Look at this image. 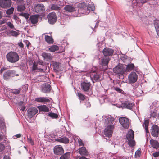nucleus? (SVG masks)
Here are the masks:
<instances>
[{"label": "nucleus", "instance_id": "nucleus-22", "mask_svg": "<svg viewBox=\"0 0 159 159\" xmlns=\"http://www.w3.org/2000/svg\"><path fill=\"white\" fill-rule=\"evenodd\" d=\"M35 12H40L41 11H43L45 10L44 6L42 4H38L35 8Z\"/></svg>", "mask_w": 159, "mask_h": 159}, {"label": "nucleus", "instance_id": "nucleus-16", "mask_svg": "<svg viewBox=\"0 0 159 159\" xmlns=\"http://www.w3.org/2000/svg\"><path fill=\"white\" fill-rule=\"evenodd\" d=\"M38 112L36 108L35 107L30 108L27 110L28 116L29 118H32Z\"/></svg>", "mask_w": 159, "mask_h": 159}, {"label": "nucleus", "instance_id": "nucleus-20", "mask_svg": "<svg viewBox=\"0 0 159 159\" xmlns=\"http://www.w3.org/2000/svg\"><path fill=\"white\" fill-rule=\"evenodd\" d=\"M41 56L43 59L47 61H50L52 58V56L49 53L43 52L42 53Z\"/></svg>", "mask_w": 159, "mask_h": 159}, {"label": "nucleus", "instance_id": "nucleus-24", "mask_svg": "<svg viewBox=\"0 0 159 159\" xmlns=\"http://www.w3.org/2000/svg\"><path fill=\"white\" fill-rule=\"evenodd\" d=\"M64 10L69 12H72L75 11V9L72 5H66L64 7Z\"/></svg>", "mask_w": 159, "mask_h": 159}, {"label": "nucleus", "instance_id": "nucleus-32", "mask_svg": "<svg viewBox=\"0 0 159 159\" xmlns=\"http://www.w3.org/2000/svg\"><path fill=\"white\" fill-rule=\"evenodd\" d=\"M70 152H67L61 156L60 159H69L70 157Z\"/></svg>", "mask_w": 159, "mask_h": 159}, {"label": "nucleus", "instance_id": "nucleus-37", "mask_svg": "<svg viewBox=\"0 0 159 159\" xmlns=\"http://www.w3.org/2000/svg\"><path fill=\"white\" fill-rule=\"evenodd\" d=\"M49 50L52 52H54L58 50L59 47L58 46L56 45H53L51 46L49 48Z\"/></svg>", "mask_w": 159, "mask_h": 159}, {"label": "nucleus", "instance_id": "nucleus-21", "mask_svg": "<svg viewBox=\"0 0 159 159\" xmlns=\"http://www.w3.org/2000/svg\"><path fill=\"white\" fill-rule=\"evenodd\" d=\"M35 101L38 102H42L43 103L49 102L50 100L49 99L46 98L45 97H39L35 99Z\"/></svg>", "mask_w": 159, "mask_h": 159}, {"label": "nucleus", "instance_id": "nucleus-14", "mask_svg": "<svg viewBox=\"0 0 159 159\" xmlns=\"http://www.w3.org/2000/svg\"><path fill=\"white\" fill-rule=\"evenodd\" d=\"M11 0H0V6L3 8L10 7L11 5Z\"/></svg>", "mask_w": 159, "mask_h": 159}, {"label": "nucleus", "instance_id": "nucleus-31", "mask_svg": "<svg viewBox=\"0 0 159 159\" xmlns=\"http://www.w3.org/2000/svg\"><path fill=\"white\" fill-rule=\"evenodd\" d=\"M151 109H156V110H158L159 109V105L157 106V102L154 101L152 104L150 106V107Z\"/></svg>", "mask_w": 159, "mask_h": 159}, {"label": "nucleus", "instance_id": "nucleus-45", "mask_svg": "<svg viewBox=\"0 0 159 159\" xmlns=\"http://www.w3.org/2000/svg\"><path fill=\"white\" fill-rule=\"evenodd\" d=\"M52 65L54 69L57 70L59 66V64L58 63L54 62L52 63Z\"/></svg>", "mask_w": 159, "mask_h": 159}, {"label": "nucleus", "instance_id": "nucleus-64", "mask_svg": "<svg viewBox=\"0 0 159 159\" xmlns=\"http://www.w3.org/2000/svg\"><path fill=\"white\" fill-rule=\"evenodd\" d=\"M35 158V155H32L31 156L29 157V159H34Z\"/></svg>", "mask_w": 159, "mask_h": 159}, {"label": "nucleus", "instance_id": "nucleus-30", "mask_svg": "<svg viewBox=\"0 0 159 159\" xmlns=\"http://www.w3.org/2000/svg\"><path fill=\"white\" fill-rule=\"evenodd\" d=\"M154 24L157 34L159 36V20H155Z\"/></svg>", "mask_w": 159, "mask_h": 159}, {"label": "nucleus", "instance_id": "nucleus-35", "mask_svg": "<svg viewBox=\"0 0 159 159\" xmlns=\"http://www.w3.org/2000/svg\"><path fill=\"white\" fill-rule=\"evenodd\" d=\"M45 40L49 44H51L53 43V39L52 37L46 35L45 36Z\"/></svg>", "mask_w": 159, "mask_h": 159}, {"label": "nucleus", "instance_id": "nucleus-5", "mask_svg": "<svg viewBox=\"0 0 159 159\" xmlns=\"http://www.w3.org/2000/svg\"><path fill=\"white\" fill-rule=\"evenodd\" d=\"M125 65L119 64L113 68V71L116 74L122 75L125 71Z\"/></svg>", "mask_w": 159, "mask_h": 159}, {"label": "nucleus", "instance_id": "nucleus-28", "mask_svg": "<svg viewBox=\"0 0 159 159\" xmlns=\"http://www.w3.org/2000/svg\"><path fill=\"white\" fill-rule=\"evenodd\" d=\"M125 65V71L128 72H129L134 69L135 67L133 63Z\"/></svg>", "mask_w": 159, "mask_h": 159}, {"label": "nucleus", "instance_id": "nucleus-42", "mask_svg": "<svg viewBox=\"0 0 159 159\" xmlns=\"http://www.w3.org/2000/svg\"><path fill=\"white\" fill-rule=\"evenodd\" d=\"M51 9L52 10H59L60 9V7L57 5L53 4L51 6Z\"/></svg>", "mask_w": 159, "mask_h": 159}, {"label": "nucleus", "instance_id": "nucleus-1", "mask_svg": "<svg viewBox=\"0 0 159 159\" xmlns=\"http://www.w3.org/2000/svg\"><path fill=\"white\" fill-rule=\"evenodd\" d=\"M105 124L106 128L104 130L103 137L107 140L109 141L114 128V125L115 124L114 118L110 116H107L105 120Z\"/></svg>", "mask_w": 159, "mask_h": 159}, {"label": "nucleus", "instance_id": "nucleus-27", "mask_svg": "<svg viewBox=\"0 0 159 159\" xmlns=\"http://www.w3.org/2000/svg\"><path fill=\"white\" fill-rule=\"evenodd\" d=\"M79 152L82 155L87 156L88 155V152L84 147H82L80 148L79 150Z\"/></svg>", "mask_w": 159, "mask_h": 159}, {"label": "nucleus", "instance_id": "nucleus-3", "mask_svg": "<svg viewBox=\"0 0 159 159\" xmlns=\"http://www.w3.org/2000/svg\"><path fill=\"white\" fill-rule=\"evenodd\" d=\"M7 60L11 63H15L17 62L19 59V56L16 52H11L6 55Z\"/></svg>", "mask_w": 159, "mask_h": 159}, {"label": "nucleus", "instance_id": "nucleus-52", "mask_svg": "<svg viewBox=\"0 0 159 159\" xmlns=\"http://www.w3.org/2000/svg\"><path fill=\"white\" fill-rule=\"evenodd\" d=\"M5 147L3 144L0 143V152L2 151L5 148Z\"/></svg>", "mask_w": 159, "mask_h": 159}, {"label": "nucleus", "instance_id": "nucleus-50", "mask_svg": "<svg viewBox=\"0 0 159 159\" xmlns=\"http://www.w3.org/2000/svg\"><path fill=\"white\" fill-rule=\"evenodd\" d=\"M85 106H86V108H89L91 106V104L89 102V101H86L85 102Z\"/></svg>", "mask_w": 159, "mask_h": 159}, {"label": "nucleus", "instance_id": "nucleus-23", "mask_svg": "<svg viewBox=\"0 0 159 159\" xmlns=\"http://www.w3.org/2000/svg\"><path fill=\"white\" fill-rule=\"evenodd\" d=\"M38 16L36 15L31 16L30 17V20L32 24L35 25L38 21Z\"/></svg>", "mask_w": 159, "mask_h": 159}, {"label": "nucleus", "instance_id": "nucleus-2", "mask_svg": "<svg viewBox=\"0 0 159 159\" xmlns=\"http://www.w3.org/2000/svg\"><path fill=\"white\" fill-rule=\"evenodd\" d=\"M78 12L79 13L87 15L90 11H93L95 9L94 4L91 3L88 5L85 3H79L78 5Z\"/></svg>", "mask_w": 159, "mask_h": 159}, {"label": "nucleus", "instance_id": "nucleus-33", "mask_svg": "<svg viewBox=\"0 0 159 159\" xmlns=\"http://www.w3.org/2000/svg\"><path fill=\"white\" fill-rule=\"evenodd\" d=\"M25 8V4H24L18 5L17 6V10L18 11H23Z\"/></svg>", "mask_w": 159, "mask_h": 159}, {"label": "nucleus", "instance_id": "nucleus-47", "mask_svg": "<svg viewBox=\"0 0 159 159\" xmlns=\"http://www.w3.org/2000/svg\"><path fill=\"white\" fill-rule=\"evenodd\" d=\"M27 141L29 143H30L31 145H34V142L30 137L27 138Z\"/></svg>", "mask_w": 159, "mask_h": 159}, {"label": "nucleus", "instance_id": "nucleus-62", "mask_svg": "<svg viewBox=\"0 0 159 159\" xmlns=\"http://www.w3.org/2000/svg\"><path fill=\"white\" fill-rule=\"evenodd\" d=\"M76 159H87L84 157H77Z\"/></svg>", "mask_w": 159, "mask_h": 159}, {"label": "nucleus", "instance_id": "nucleus-41", "mask_svg": "<svg viewBox=\"0 0 159 159\" xmlns=\"http://www.w3.org/2000/svg\"><path fill=\"white\" fill-rule=\"evenodd\" d=\"M77 94L80 100H84L85 99V96L81 93L78 92Z\"/></svg>", "mask_w": 159, "mask_h": 159}, {"label": "nucleus", "instance_id": "nucleus-25", "mask_svg": "<svg viewBox=\"0 0 159 159\" xmlns=\"http://www.w3.org/2000/svg\"><path fill=\"white\" fill-rule=\"evenodd\" d=\"M150 143L151 146L153 148L156 149L159 148V143L157 141L153 139H151L150 140Z\"/></svg>", "mask_w": 159, "mask_h": 159}, {"label": "nucleus", "instance_id": "nucleus-19", "mask_svg": "<svg viewBox=\"0 0 159 159\" xmlns=\"http://www.w3.org/2000/svg\"><path fill=\"white\" fill-rule=\"evenodd\" d=\"M114 53V50L111 49L106 48L103 51V53L105 57L112 56Z\"/></svg>", "mask_w": 159, "mask_h": 159}, {"label": "nucleus", "instance_id": "nucleus-11", "mask_svg": "<svg viewBox=\"0 0 159 159\" xmlns=\"http://www.w3.org/2000/svg\"><path fill=\"white\" fill-rule=\"evenodd\" d=\"M151 134L155 137H158L159 136V127L156 125H153L151 129Z\"/></svg>", "mask_w": 159, "mask_h": 159}, {"label": "nucleus", "instance_id": "nucleus-49", "mask_svg": "<svg viewBox=\"0 0 159 159\" xmlns=\"http://www.w3.org/2000/svg\"><path fill=\"white\" fill-rule=\"evenodd\" d=\"M114 89L116 91L120 93H122L123 92V91L121 89L118 87H115Z\"/></svg>", "mask_w": 159, "mask_h": 159}, {"label": "nucleus", "instance_id": "nucleus-9", "mask_svg": "<svg viewBox=\"0 0 159 159\" xmlns=\"http://www.w3.org/2000/svg\"><path fill=\"white\" fill-rule=\"evenodd\" d=\"M119 121L121 125L125 128L129 126V119L125 117H121L119 119Z\"/></svg>", "mask_w": 159, "mask_h": 159}, {"label": "nucleus", "instance_id": "nucleus-48", "mask_svg": "<svg viewBox=\"0 0 159 159\" xmlns=\"http://www.w3.org/2000/svg\"><path fill=\"white\" fill-rule=\"evenodd\" d=\"M106 99L104 97H101L99 99V101L101 104H102L105 102V100Z\"/></svg>", "mask_w": 159, "mask_h": 159}, {"label": "nucleus", "instance_id": "nucleus-4", "mask_svg": "<svg viewBox=\"0 0 159 159\" xmlns=\"http://www.w3.org/2000/svg\"><path fill=\"white\" fill-rule=\"evenodd\" d=\"M126 137L128 141V144L130 147H132L135 145V142L134 139V131L130 130L126 134Z\"/></svg>", "mask_w": 159, "mask_h": 159}, {"label": "nucleus", "instance_id": "nucleus-58", "mask_svg": "<svg viewBox=\"0 0 159 159\" xmlns=\"http://www.w3.org/2000/svg\"><path fill=\"white\" fill-rule=\"evenodd\" d=\"M18 45L21 48H23L24 47V45L21 42L18 43Z\"/></svg>", "mask_w": 159, "mask_h": 159}, {"label": "nucleus", "instance_id": "nucleus-46", "mask_svg": "<svg viewBox=\"0 0 159 159\" xmlns=\"http://www.w3.org/2000/svg\"><path fill=\"white\" fill-rule=\"evenodd\" d=\"M37 69H38L37 64L35 62H34L33 65L32 70H37Z\"/></svg>", "mask_w": 159, "mask_h": 159}, {"label": "nucleus", "instance_id": "nucleus-6", "mask_svg": "<svg viewBox=\"0 0 159 159\" xmlns=\"http://www.w3.org/2000/svg\"><path fill=\"white\" fill-rule=\"evenodd\" d=\"M19 74L16 73V71L14 70H10L7 71L3 74V78L4 79L7 80L10 78L11 77H13L16 76H18Z\"/></svg>", "mask_w": 159, "mask_h": 159}, {"label": "nucleus", "instance_id": "nucleus-17", "mask_svg": "<svg viewBox=\"0 0 159 159\" xmlns=\"http://www.w3.org/2000/svg\"><path fill=\"white\" fill-rule=\"evenodd\" d=\"M50 85L47 83H44L42 86V91L45 93H49L51 90Z\"/></svg>", "mask_w": 159, "mask_h": 159}, {"label": "nucleus", "instance_id": "nucleus-10", "mask_svg": "<svg viewBox=\"0 0 159 159\" xmlns=\"http://www.w3.org/2000/svg\"><path fill=\"white\" fill-rule=\"evenodd\" d=\"M109 60V58L108 57H104L102 58L101 59V65L102 66V68H100V69L104 70H106L107 68Z\"/></svg>", "mask_w": 159, "mask_h": 159}, {"label": "nucleus", "instance_id": "nucleus-54", "mask_svg": "<svg viewBox=\"0 0 159 159\" xmlns=\"http://www.w3.org/2000/svg\"><path fill=\"white\" fill-rule=\"evenodd\" d=\"M0 125H1V127L2 128H4L5 126V124L3 120L0 121Z\"/></svg>", "mask_w": 159, "mask_h": 159}, {"label": "nucleus", "instance_id": "nucleus-8", "mask_svg": "<svg viewBox=\"0 0 159 159\" xmlns=\"http://www.w3.org/2000/svg\"><path fill=\"white\" fill-rule=\"evenodd\" d=\"M90 76L93 82H94V81H98L100 77V75L99 73L98 72V71L95 70H92L91 71L90 73Z\"/></svg>", "mask_w": 159, "mask_h": 159}, {"label": "nucleus", "instance_id": "nucleus-26", "mask_svg": "<svg viewBox=\"0 0 159 159\" xmlns=\"http://www.w3.org/2000/svg\"><path fill=\"white\" fill-rule=\"evenodd\" d=\"M37 107L40 111L48 112L49 111V108L45 105L38 106Z\"/></svg>", "mask_w": 159, "mask_h": 159}, {"label": "nucleus", "instance_id": "nucleus-12", "mask_svg": "<svg viewBox=\"0 0 159 159\" xmlns=\"http://www.w3.org/2000/svg\"><path fill=\"white\" fill-rule=\"evenodd\" d=\"M48 18L50 24H54L56 22L57 19L55 13L53 12L50 13L48 16Z\"/></svg>", "mask_w": 159, "mask_h": 159}, {"label": "nucleus", "instance_id": "nucleus-39", "mask_svg": "<svg viewBox=\"0 0 159 159\" xmlns=\"http://www.w3.org/2000/svg\"><path fill=\"white\" fill-rule=\"evenodd\" d=\"M10 34L12 36L17 37L19 35V33L18 32L11 30L10 31Z\"/></svg>", "mask_w": 159, "mask_h": 159}, {"label": "nucleus", "instance_id": "nucleus-29", "mask_svg": "<svg viewBox=\"0 0 159 159\" xmlns=\"http://www.w3.org/2000/svg\"><path fill=\"white\" fill-rule=\"evenodd\" d=\"M57 141L64 143H69V140L66 137L59 138L57 139Z\"/></svg>", "mask_w": 159, "mask_h": 159}, {"label": "nucleus", "instance_id": "nucleus-63", "mask_svg": "<svg viewBox=\"0 0 159 159\" xmlns=\"http://www.w3.org/2000/svg\"><path fill=\"white\" fill-rule=\"evenodd\" d=\"M13 17L14 19L15 20H17L19 19L18 17L16 15H14Z\"/></svg>", "mask_w": 159, "mask_h": 159}, {"label": "nucleus", "instance_id": "nucleus-36", "mask_svg": "<svg viewBox=\"0 0 159 159\" xmlns=\"http://www.w3.org/2000/svg\"><path fill=\"white\" fill-rule=\"evenodd\" d=\"M157 110H156V109H154L153 110L152 109L150 111V116L151 117L153 118H155L157 116V113L156 112V111Z\"/></svg>", "mask_w": 159, "mask_h": 159}, {"label": "nucleus", "instance_id": "nucleus-55", "mask_svg": "<svg viewBox=\"0 0 159 159\" xmlns=\"http://www.w3.org/2000/svg\"><path fill=\"white\" fill-rule=\"evenodd\" d=\"M37 70V71L38 72H44V70L43 69L39 68L38 67V69H37V70Z\"/></svg>", "mask_w": 159, "mask_h": 159}, {"label": "nucleus", "instance_id": "nucleus-7", "mask_svg": "<svg viewBox=\"0 0 159 159\" xmlns=\"http://www.w3.org/2000/svg\"><path fill=\"white\" fill-rule=\"evenodd\" d=\"M138 76L134 72H131L128 75V80L129 83L133 84L136 82L138 79Z\"/></svg>", "mask_w": 159, "mask_h": 159}, {"label": "nucleus", "instance_id": "nucleus-43", "mask_svg": "<svg viewBox=\"0 0 159 159\" xmlns=\"http://www.w3.org/2000/svg\"><path fill=\"white\" fill-rule=\"evenodd\" d=\"M14 8L11 7L10 8L7 9L6 11V13L8 15H10L12 14L14 11Z\"/></svg>", "mask_w": 159, "mask_h": 159}, {"label": "nucleus", "instance_id": "nucleus-38", "mask_svg": "<svg viewBox=\"0 0 159 159\" xmlns=\"http://www.w3.org/2000/svg\"><path fill=\"white\" fill-rule=\"evenodd\" d=\"M48 115L52 118H57L58 117V115L57 114L52 112L48 113Z\"/></svg>", "mask_w": 159, "mask_h": 159}, {"label": "nucleus", "instance_id": "nucleus-56", "mask_svg": "<svg viewBox=\"0 0 159 159\" xmlns=\"http://www.w3.org/2000/svg\"><path fill=\"white\" fill-rule=\"evenodd\" d=\"M153 156L154 157H157L159 156V152H156L153 153Z\"/></svg>", "mask_w": 159, "mask_h": 159}, {"label": "nucleus", "instance_id": "nucleus-34", "mask_svg": "<svg viewBox=\"0 0 159 159\" xmlns=\"http://www.w3.org/2000/svg\"><path fill=\"white\" fill-rule=\"evenodd\" d=\"M149 124V121L148 120H145L144 123L143 124V126L144 128L146 133H149V131L148 130V128Z\"/></svg>", "mask_w": 159, "mask_h": 159}, {"label": "nucleus", "instance_id": "nucleus-18", "mask_svg": "<svg viewBox=\"0 0 159 159\" xmlns=\"http://www.w3.org/2000/svg\"><path fill=\"white\" fill-rule=\"evenodd\" d=\"M91 84L89 82L84 81L81 83V87L84 91H87L90 89Z\"/></svg>", "mask_w": 159, "mask_h": 159}, {"label": "nucleus", "instance_id": "nucleus-59", "mask_svg": "<svg viewBox=\"0 0 159 159\" xmlns=\"http://www.w3.org/2000/svg\"><path fill=\"white\" fill-rule=\"evenodd\" d=\"M141 154L140 149L139 148L138 149V150H137L135 152V155H138V156L139 155Z\"/></svg>", "mask_w": 159, "mask_h": 159}, {"label": "nucleus", "instance_id": "nucleus-61", "mask_svg": "<svg viewBox=\"0 0 159 159\" xmlns=\"http://www.w3.org/2000/svg\"><path fill=\"white\" fill-rule=\"evenodd\" d=\"M4 136L2 134H0V141H2L4 139Z\"/></svg>", "mask_w": 159, "mask_h": 159}, {"label": "nucleus", "instance_id": "nucleus-60", "mask_svg": "<svg viewBox=\"0 0 159 159\" xmlns=\"http://www.w3.org/2000/svg\"><path fill=\"white\" fill-rule=\"evenodd\" d=\"M78 139V142L80 146H82L83 145V143L82 142V141L81 139Z\"/></svg>", "mask_w": 159, "mask_h": 159}, {"label": "nucleus", "instance_id": "nucleus-13", "mask_svg": "<svg viewBox=\"0 0 159 159\" xmlns=\"http://www.w3.org/2000/svg\"><path fill=\"white\" fill-rule=\"evenodd\" d=\"M134 105V103L132 102L129 101H126L121 104V107L122 108H125L131 110Z\"/></svg>", "mask_w": 159, "mask_h": 159}, {"label": "nucleus", "instance_id": "nucleus-15", "mask_svg": "<svg viewBox=\"0 0 159 159\" xmlns=\"http://www.w3.org/2000/svg\"><path fill=\"white\" fill-rule=\"evenodd\" d=\"M53 150L54 154L57 155H61L64 152L63 148L60 145L55 146Z\"/></svg>", "mask_w": 159, "mask_h": 159}, {"label": "nucleus", "instance_id": "nucleus-51", "mask_svg": "<svg viewBox=\"0 0 159 159\" xmlns=\"http://www.w3.org/2000/svg\"><path fill=\"white\" fill-rule=\"evenodd\" d=\"M7 25L11 29H13L14 28L13 24L10 22H7Z\"/></svg>", "mask_w": 159, "mask_h": 159}, {"label": "nucleus", "instance_id": "nucleus-57", "mask_svg": "<svg viewBox=\"0 0 159 159\" xmlns=\"http://www.w3.org/2000/svg\"><path fill=\"white\" fill-rule=\"evenodd\" d=\"M21 136V134H17L15 135V136H14L13 137L14 139H16L17 138H20Z\"/></svg>", "mask_w": 159, "mask_h": 159}, {"label": "nucleus", "instance_id": "nucleus-40", "mask_svg": "<svg viewBox=\"0 0 159 159\" xmlns=\"http://www.w3.org/2000/svg\"><path fill=\"white\" fill-rule=\"evenodd\" d=\"M19 16L24 17L26 19H27L29 18V14L27 13H21L19 14Z\"/></svg>", "mask_w": 159, "mask_h": 159}, {"label": "nucleus", "instance_id": "nucleus-53", "mask_svg": "<svg viewBox=\"0 0 159 159\" xmlns=\"http://www.w3.org/2000/svg\"><path fill=\"white\" fill-rule=\"evenodd\" d=\"M147 0H139V4L140 7L143 4L146 3Z\"/></svg>", "mask_w": 159, "mask_h": 159}, {"label": "nucleus", "instance_id": "nucleus-44", "mask_svg": "<svg viewBox=\"0 0 159 159\" xmlns=\"http://www.w3.org/2000/svg\"><path fill=\"white\" fill-rule=\"evenodd\" d=\"M21 89L19 88L17 89L13 90L12 91V93L15 94H18L20 92Z\"/></svg>", "mask_w": 159, "mask_h": 159}]
</instances>
